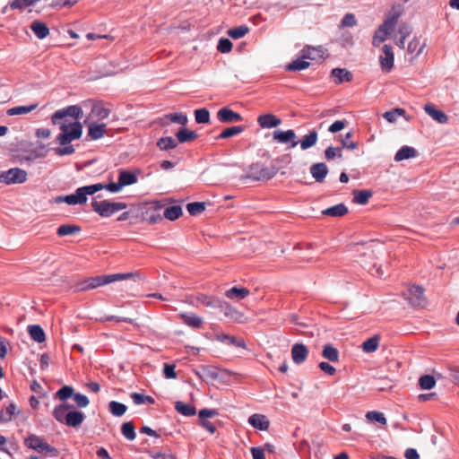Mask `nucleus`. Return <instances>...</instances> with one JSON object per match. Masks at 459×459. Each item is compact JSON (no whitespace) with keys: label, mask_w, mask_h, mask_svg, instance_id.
Instances as JSON below:
<instances>
[{"label":"nucleus","mask_w":459,"mask_h":459,"mask_svg":"<svg viewBox=\"0 0 459 459\" xmlns=\"http://www.w3.org/2000/svg\"><path fill=\"white\" fill-rule=\"evenodd\" d=\"M31 5H33L32 0H13L12 2H10L8 4V5H6L3 8L2 13H5L8 7H10L13 10H14V9L23 10Z\"/></svg>","instance_id":"nucleus-47"},{"label":"nucleus","mask_w":459,"mask_h":459,"mask_svg":"<svg viewBox=\"0 0 459 459\" xmlns=\"http://www.w3.org/2000/svg\"><path fill=\"white\" fill-rule=\"evenodd\" d=\"M322 355L331 362H336L339 360V351L332 344H326L324 346Z\"/></svg>","instance_id":"nucleus-42"},{"label":"nucleus","mask_w":459,"mask_h":459,"mask_svg":"<svg viewBox=\"0 0 459 459\" xmlns=\"http://www.w3.org/2000/svg\"><path fill=\"white\" fill-rule=\"evenodd\" d=\"M27 180V172L20 168H12L0 172V182L5 185L22 184Z\"/></svg>","instance_id":"nucleus-5"},{"label":"nucleus","mask_w":459,"mask_h":459,"mask_svg":"<svg viewBox=\"0 0 459 459\" xmlns=\"http://www.w3.org/2000/svg\"><path fill=\"white\" fill-rule=\"evenodd\" d=\"M127 410V407L119 402L117 401H111L108 403V411L111 414H113L116 417H121L123 416Z\"/></svg>","instance_id":"nucleus-46"},{"label":"nucleus","mask_w":459,"mask_h":459,"mask_svg":"<svg viewBox=\"0 0 459 459\" xmlns=\"http://www.w3.org/2000/svg\"><path fill=\"white\" fill-rule=\"evenodd\" d=\"M81 231V227L78 225L72 224H62L57 228V235L59 237H64L67 235H73L75 233H79Z\"/></svg>","instance_id":"nucleus-44"},{"label":"nucleus","mask_w":459,"mask_h":459,"mask_svg":"<svg viewBox=\"0 0 459 459\" xmlns=\"http://www.w3.org/2000/svg\"><path fill=\"white\" fill-rule=\"evenodd\" d=\"M176 137L178 142L184 143L195 140L198 137V134L195 131H190L183 126L176 133Z\"/></svg>","instance_id":"nucleus-27"},{"label":"nucleus","mask_w":459,"mask_h":459,"mask_svg":"<svg viewBox=\"0 0 459 459\" xmlns=\"http://www.w3.org/2000/svg\"><path fill=\"white\" fill-rule=\"evenodd\" d=\"M352 136V132H349L345 134L343 138L341 140L342 146L343 148H347L349 150H355L358 148V143L351 141L350 139Z\"/></svg>","instance_id":"nucleus-60"},{"label":"nucleus","mask_w":459,"mask_h":459,"mask_svg":"<svg viewBox=\"0 0 459 459\" xmlns=\"http://www.w3.org/2000/svg\"><path fill=\"white\" fill-rule=\"evenodd\" d=\"M74 394V388L71 385H64L55 394V398L65 401Z\"/></svg>","instance_id":"nucleus-55"},{"label":"nucleus","mask_w":459,"mask_h":459,"mask_svg":"<svg viewBox=\"0 0 459 459\" xmlns=\"http://www.w3.org/2000/svg\"><path fill=\"white\" fill-rule=\"evenodd\" d=\"M418 155V152L413 147L404 145L401 147L394 155L395 161H402L403 160L415 158Z\"/></svg>","instance_id":"nucleus-23"},{"label":"nucleus","mask_w":459,"mask_h":459,"mask_svg":"<svg viewBox=\"0 0 459 459\" xmlns=\"http://www.w3.org/2000/svg\"><path fill=\"white\" fill-rule=\"evenodd\" d=\"M84 419L85 415L83 412L75 410L69 411L65 424L69 427L77 428L83 422Z\"/></svg>","instance_id":"nucleus-22"},{"label":"nucleus","mask_w":459,"mask_h":459,"mask_svg":"<svg viewBox=\"0 0 459 459\" xmlns=\"http://www.w3.org/2000/svg\"><path fill=\"white\" fill-rule=\"evenodd\" d=\"M157 146L161 151H169L178 146V142L171 136L161 137L157 142Z\"/></svg>","instance_id":"nucleus-40"},{"label":"nucleus","mask_w":459,"mask_h":459,"mask_svg":"<svg viewBox=\"0 0 459 459\" xmlns=\"http://www.w3.org/2000/svg\"><path fill=\"white\" fill-rule=\"evenodd\" d=\"M373 193L369 190L355 189L352 192L353 201L359 204H366L368 199L372 196Z\"/></svg>","instance_id":"nucleus-37"},{"label":"nucleus","mask_w":459,"mask_h":459,"mask_svg":"<svg viewBox=\"0 0 459 459\" xmlns=\"http://www.w3.org/2000/svg\"><path fill=\"white\" fill-rule=\"evenodd\" d=\"M118 179L120 182H122L123 186H126L135 184L138 180V177L137 173L126 169H120L118 174Z\"/></svg>","instance_id":"nucleus-29"},{"label":"nucleus","mask_w":459,"mask_h":459,"mask_svg":"<svg viewBox=\"0 0 459 459\" xmlns=\"http://www.w3.org/2000/svg\"><path fill=\"white\" fill-rule=\"evenodd\" d=\"M82 110L77 105H71L65 108L56 110L51 117V121L54 125H60L61 134L57 135V141L61 145H66L72 141L79 139L82 134V126L80 122L74 121L68 125L61 120L66 117H71L78 119L82 117Z\"/></svg>","instance_id":"nucleus-1"},{"label":"nucleus","mask_w":459,"mask_h":459,"mask_svg":"<svg viewBox=\"0 0 459 459\" xmlns=\"http://www.w3.org/2000/svg\"><path fill=\"white\" fill-rule=\"evenodd\" d=\"M91 205L92 210L101 217H109L115 212L126 209L127 206L123 202L97 201L95 198L92 199Z\"/></svg>","instance_id":"nucleus-4"},{"label":"nucleus","mask_w":459,"mask_h":459,"mask_svg":"<svg viewBox=\"0 0 459 459\" xmlns=\"http://www.w3.org/2000/svg\"><path fill=\"white\" fill-rule=\"evenodd\" d=\"M216 339L221 342L238 347V348H246V342L242 338H236L235 336L230 334H218Z\"/></svg>","instance_id":"nucleus-31"},{"label":"nucleus","mask_w":459,"mask_h":459,"mask_svg":"<svg viewBox=\"0 0 459 459\" xmlns=\"http://www.w3.org/2000/svg\"><path fill=\"white\" fill-rule=\"evenodd\" d=\"M28 333L30 338L37 342H43L46 340V334L42 327L39 325L28 326Z\"/></svg>","instance_id":"nucleus-33"},{"label":"nucleus","mask_w":459,"mask_h":459,"mask_svg":"<svg viewBox=\"0 0 459 459\" xmlns=\"http://www.w3.org/2000/svg\"><path fill=\"white\" fill-rule=\"evenodd\" d=\"M257 123L262 128H273L281 124V119L273 114L267 113L257 117Z\"/></svg>","instance_id":"nucleus-12"},{"label":"nucleus","mask_w":459,"mask_h":459,"mask_svg":"<svg viewBox=\"0 0 459 459\" xmlns=\"http://www.w3.org/2000/svg\"><path fill=\"white\" fill-rule=\"evenodd\" d=\"M16 410V405L12 403H10L5 410H1L3 414V422H8L12 420Z\"/></svg>","instance_id":"nucleus-61"},{"label":"nucleus","mask_w":459,"mask_h":459,"mask_svg":"<svg viewBox=\"0 0 459 459\" xmlns=\"http://www.w3.org/2000/svg\"><path fill=\"white\" fill-rule=\"evenodd\" d=\"M160 208L161 207L158 204V203L151 204L143 213V220L146 221L149 224H154L158 221H161L162 218L158 212Z\"/></svg>","instance_id":"nucleus-14"},{"label":"nucleus","mask_w":459,"mask_h":459,"mask_svg":"<svg viewBox=\"0 0 459 459\" xmlns=\"http://www.w3.org/2000/svg\"><path fill=\"white\" fill-rule=\"evenodd\" d=\"M232 48V43L229 39L221 38L219 39L217 49L221 53H229Z\"/></svg>","instance_id":"nucleus-62"},{"label":"nucleus","mask_w":459,"mask_h":459,"mask_svg":"<svg viewBox=\"0 0 459 459\" xmlns=\"http://www.w3.org/2000/svg\"><path fill=\"white\" fill-rule=\"evenodd\" d=\"M73 408V405L63 403L61 404L56 405L53 410V417L61 423H65L67 419L68 410Z\"/></svg>","instance_id":"nucleus-21"},{"label":"nucleus","mask_w":459,"mask_h":459,"mask_svg":"<svg viewBox=\"0 0 459 459\" xmlns=\"http://www.w3.org/2000/svg\"><path fill=\"white\" fill-rule=\"evenodd\" d=\"M186 210L192 216H196L205 210L204 202H193L186 204Z\"/></svg>","instance_id":"nucleus-50"},{"label":"nucleus","mask_w":459,"mask_h":459,"mask_svg":"<svg viewBox=\"0 0 459 459\" xmlns=\"http://www.w3.org/2000/svg\"><path fill=\"white\" fill-rule=\"evenodd\" d=\"M130 397L133 400L134 403L136 405H141L144 403L153 404L155 403V400L152 396L140 393H132L130 394Z\"/></svg>","instance_id":"nucleus-45"},{"label":"nucleus","mask_w":459,"mask_h":459,"mask_svg":"<svg viewBox=\"0 0 459 459\" xmlns=\"http://www.w3.org/2000/svg\"><path fill=\"white\" fill-rule=\"evenodd\" d=\"M30 30L39 39H45L49 34V29L47 24L40 21H34L30 24Z\"/></svg>","instance_id":"nucleus-24"},{"label":"nucleus","mask_w":459,"mask_h":459,"mask_svg":"<svg viewBox=\"0 0 459 459\" xmlns=\"http://www.w3.org/2000/svg\"><path fill=\"white\" fill-rule=\"evenodd\" d=\"M279 169L274 165L264 166L261 163H253L249 166L248 173L245 178H251L255 181H264L273 178Z\"/></svg>","instance_id":"nucleus-3"},{"label":"nucleus","mask_w":459,"mask_h":459,"mask_svg":"<svg viewBox=\"0 0 459 459\" xmlns=\"http://www.w3.org/2000/svg\"><path fill=\"white\" fill-rule=\"evenodd\" d=\"M168 119H169L173 123L179 124L183 126H185L187 124V117L182 113H170L166 116Z\"/></svg>","instance_id":"nucleus-59"},{"label":"nucleus","mask_w":459,"mask_h":459,"mask_svg":"<svg viewBox=\"0 0 459 459\" xmlns=\"http://www.w3.org/2000/svg\"><path fill=\"white\" fill-rule=\"evenodd\" d=\"M217 118L221 123H234L241 121L242 116L230 108L225 107L218 110Z\"/></svg>","instance_id":"nucleus-10"},{"label":"nucleus","mask_w":459,"mask_h":459,"mask_svg":"<svg viewBox=\"0 0 459 459\" xmlns=\"http://www.w3.org/2000/svg\"><path fill=\"white\" fill-rule=\"evenodd\" d=\"M96 186H100L97 189V192L98 191H100V190H103V189H106L111 193H117L118 192L123 186L122 185V182H120L119 180L117 182H110L108 184H103V183H98V184H95Z\"/></svg>","instance_id":"nucleus-56"},{"label":"nucleus","mask_w":459,"mask_h":459,"mask_svg":"<svg viewBox=\"0 0 459 459\" xmlns=\"http://www.w3.org/2000/svg\"><path fill=\"white\" fill-rule=\"evenodd\" d=\"M406 114L405 110L403 108H394L390 111H386L383 117L385 118L388 122L394 123L396 121L397 117L400 116L404 117Z\"/></svg>","instance_id":"nucleus-57"},{"label":"nucleus","mask_w":459,"mask_h":459,"mask_svg":"<svg viewBox=\"0 0 459 459\" xmlns=\"http://www.w3.org/2000/svg\"><path fill=\"white\" fill-rule=\"evenodd\" d=\"M248 423L259 430H267L270 426L269 420L263 414L255 413L248 418Z\"/></svg>","instance_id":"nucleus-17"},{"label":"nucleus","mask_w":459,"mask_h":459,"mask_svg":"<svg viewBox=\"0 0 459 459\" xmlns=\"http://www.w3.org/2000/svg\"><path fill=\"white\" fill-rule=\"evenodd\" d=\"M38 453L44 454L51 457H56L59 455L58 450L47 442H45L44 446L39 449Z\"/></svg>","instance_id":"nucleus-64"},{"label":"nucleus","mask_w":459,"mask_h":459,"mask_svg":"<svg viewBox=\"0 0 459 459\" xmlns=\"http://www.w3.org/2000/svg\"><path fill=\"white\" fill-rule=\"evenodd\" d=\"M181 320L183 323L192 328L199 329L201 328L204 321L203 318L195 315V313L186 312V313H181L179 315Z\"/></svg>","instance_id":"nucleus-16"},{"label":"nucleus","mask_w":459,"mask_h":459,"mask_svg":"<svg viewBox=\"0 0 459 459\" xmlns=\"http://www.w3.org/2000/svg\"><path fill=\"white\" fill-rule=\"evenodd\" d=\"M366 417L370 420H375L380 424H386V419L384 413L377 411H368Z\"/></svg>","instance_id":"nucleus-63"},{"label":"nucleus","mask_w":459,"mask_h":459,"mask_svg":"<svg viewBox=\"0 0 459 459\" xmlns=\"http://www.w3.org/2000/svg\"><path fill=\"white\" fill-rule=\"evenodd\" d=\"M310 63L303 59H296L286 65L287 71H301L308 68Z\"/></svg>","instance_id":"nucleus-49"},{"label":"nucleus","mask_w":459,"mask_h":459,"mask_svg":"<svg viewBox=\"0 0 459 459\" xmlns=\"http://www.w3.org/2000/svg\"><path fill=\"white\" fill-rule=\"evenodd\" d=\"M91 114L94 117H97L100 119H105L109 116L110 110L108 108H104L103 106H101L100 104H95L91 108Z\"/></svg>","instance_id":"nucleus-58"},{"label":"nucleus","mask_w":459,"mask_h":459,"mask_svg":"<svg viewBox=\"0 0 459 459\" xmlns=\"http://www.w3.org/2000/svg\"><path fill=\"white\" fill-rule=\"evenodd\" d=\"M402 13L399 10H395L393 8L387 14L386 19L382 23L384 27H386L387 30L391 31L394 30Z\"/></svg>","instance_id":"nucleus-34"},{"label":"nucleus","mask_w":459,"mask_h":459,"mask_svg":"<svg viewBox=\"0 0 459 459\" xmlns=\"http://www.w3.org/2000/svg\"><path fill=\"white\" fill-rule=\"evenodd\" d=\"M273 138L274 141L280 143H290V147L294 148L297 146L298 142L296 139V134L294 130L289 129L286 131L275 130L273 133Z\"/></svg>","instance_id":"nucleus-9"},{"label":"nucleus","mask_w":459,"mask_h":459,"mask_svg":"<svg viewBox=\"0 0 459 459\" xmlns=\"http://www.w3.org/2000/svg\"><path fill=\"white\" fill-rule=\"evenodd\" d=\"M392 31L390 30H387L386 27H384L383 24H381L376 30L373 36L372 44L375 47L379 46L382 42H384L386 38L390 35Z\"/></svg>","instance_id":"nucleus-32"},{"label":"nucleus","mask_w":459,"mask_h":459,"mask_svg":"<svg viewBox=\"0 0 459 459\" xmlns=\"http://www.w3.org/2000/svg\"><path fill=\"white\" fill-rule=\"evenodd\" d=\"M182 215V207L180 205H172L165 208L163 212V217L169 220L175 221Z\"/></svg>","instance_id":"nucleus-43"},{"label":"nucleus","mask_w":459,"mask_h":459,"mask_svg":"<svg viewBox=\"0 0 459 459\" xmlns=\"http://www.w3.org/2000/svg\"><path fill=\"white\" fill-rule=\"evenodd\" d=\"M331 74L336 84L349 82L352 80V74L344 68H333Z\"/></svg>","instance_id":"nucleus-20"},{"label":"nucleus","mask_w":459,"mask_h":459,"mask_svg":"<svg viewBox=\"0 0 459 459\" xmlns=\"http://www.w3.org/2000/svg\"><path fill=\"white\" fill-rule=\"evenodd\" d=\"M308 354V350L306 345L302 343H296L291 348V357L296 364L303 363Z\"/></svg>","instance_id":"nucleus-13"},{"label":"nucleus","mask_w":459,"mask_h":459,"mask_svg":"<svg viewBox=\"0 0 459 459\" xmlns=\"http://www.w3.org/2000/svg\"><path fill=\"white\" fill-rule=\"evenodd\" d=\"M404 299L412 307H423L426 304L424 289L419 285H412L403 292Z\"/></svg>","instance_id":"nucleus-6"},{"label":"nucleus","mask_w":459,"mask_h":459,"mask_svg":"<svg viewBox=\"0 0 459 459\" xmlns=\"http://www.w3.org/2000/svg\"><path fill=\"white\" fill-rule=\"evenodd\" d=\"M45 442L46 441L42 437L35 434H30L24 439V445L28 448L35 450L37 452H39V449L42 448Z\"/></svg>","instance_id":"nucleus-26"},{"label":"nucleus","mask_w":459,"mask_h":459,"mask_svg":"<svg viewBox=\"0 0 459 459\" xmlns=\"http://www.w3.org/2000/svg\"><path fill=\"white\" fill-rule=\"evenodd\" d=\"M245 130V126H234L228 128H225L217 137V140L220 139H227L237 134H241Z\"/></svg>","instance_id":"nucleus-41"},{"label":"nucleus","mask_w":459,"mask_h":459,"mask_svg":"<svg viewBox=\"0 0 459 459\" xmlns=\"http://www.w3.org/2000/svg\"><path fill=\"white\" fill-rule=\"evenodd\" d=\"M250 291L247 288L232 287L225 292L228 299H243L249 295Z\"/></svg>","instance_id":"nucleus-30"},{"label":"nucleus","mask_w":459,"mask_h":459,"mask_svg":"<svg viewBox=\"0 0 459 459\" xmlns=\"http://www.w3.org/2000/svg\"><path fill=\"white\" fill-rule=\"evenodd\" d=\"M100 186H96L95 184L90 186H84L79 187L75 190V193L73 194L77 204H83L87 202V195H91L97 193V189Z\"/></svg>","instance_id":"nucleus-11"},{"label":"nucleus","mask_w":459,"mask_h":459,"mask_svg":"<svg viewBox=\"0 0 459 459\" xmlns=\"http://www.w3.org/2000/svg\"><path fill=\"white\" fill-rule=\"evenodd\" d=\"M175 409L178 413L187 417L194 416L196 413V409L194 405L179 401L175 403Z\"/></svg>","instance_id":"nucleus-38"},{"label":"nucleus","mask_w":459,"mask_h":459,"mask_svg":"<svg viewBox=\"0 0 459 459\" xmlns=\"http://www.w3.org/2000/svg\"><path fill=\"white\" fill-rule=\"evenodd\" d=\"M318 134L316 130L310 131L307 134H306L302 140L300 141V148L302 150H307L314 146L317 142Z\"/></svg>","instance_id":"nucleus-36"},{"label":"nucleus","mask_w":459,"mask_h":459,"mask_svg":"<svg viewBox=\"0 0 459 459\" xmlns=\"http://www.w3.org/2000/svg\"><path fill=\"white\" fill-rule=\"evenodd\" d=\"M106 134V125L105 124H96L92 123L89 126L88 129V136L91 140H98L103 137Z\"/></svg>","instance_id":"nucleus-25"},{"label":"nucleus","mask_w":459,"mask_h":459,"mask_svg":"<svg viewBox=\"0 0 459 459\" xmlns=\"http://www.w3.org/2000/svg\"><path fill=\"white\" fill-rule=\"evenodd\" d=\"M195 375L202 379L216 380L219 377L217 368L211 366H200Z\"/></svg>","instance_id":"nucleus-19"},{"label":"nucleus","mask_w":459,"mask_h":459,"mask_svg":"<svg viewBox=\"0 0 459 459\" xmlns=\"http://www.w3.org/2000/svg\"><path fill=\"white\" fill-rule=\"evenodd\" d=\"M206 307H212L220 309L221 312L224 314L225 316L230 317L234 320H238V316H241V314L232 307L229 303L223 300H210L206 303Z\"/></svg>","instance_id":"nucleus-7"},{"label":"nucleus","mask_w":459,"mask_h":459,"mask_svg":"<svg viewBox=\"0 0 459 459\" xmlns=\"http://www.w3.org/2000/svg\"><path fill=\"white\" fill-rule=\"evenodd\" d=\"M195 119L197 124H207L210 122V112L207 108H198L195 110Z\"/></svg>","instance_id":"nucleus-51"},{"label":"nucleus","mask_w":459,"mask_h":459,"mask_svg":"<svg viewBox=\"0 0 459 459\" xmlns=\"http://www.w3.org/2000/svg\"><path fill=\"white\" fill-rule=\"evenodd\" d=\"M248 31L249 28L247 26L241 25L230 29L228 30V35L234 39H238L244 37Z\"/></svg>","instance_id":"nucleus-52"},{"label":"nucleus","mask_w":459,"mask_h":459,"mask_svg":"<svg viewBox=\"0 0 459 459\" xmlns=\"http://www.w3.org/2000/svg\"><path fill=\"white\" fill-rule=\"evenodd\" d=\"M383 55L379 56V63L383 72L390 73L394 68V51L391 45L385 44L382 48Z\"/></svg>","instance_id":"nucleus-8"},{"label":"nucleus","mask_w":459,"mask_h":459,"mask_svg":"<svg viewBox=\"0 0 459 459\" xmlns=\"http://www.w3.org/2000/svg\"><path fill=\"white\" fill-rule=\"evenodd\" d=\"M436 385V380L431 375H424L419 379V385L423 390H430Z\"/></svg>","instance_id":"nucleus-53"},{"label":"nucleus","mask_w":459,"mask_h":459,"mask_svg":"<svg viewBox=\"0 0 459 459\" xmlns=\"http://www.w3.org/2000/svg\"><path fill=\"white\" fill-rule=\"evenodd\" d=\"M38 107V103H33L28 106H16L13 108H9L6 113L8 116H18V115H24L28 114L34 109H36Z\"/></svg>","instance_id":"nucleus-35"},{"label":"nucleus","mask_w":459,"mask_h":459,"mask_svg":"<svg viewBox=\"0 0 459 459\" xmlns=\"http://www.w3.org/2000/svg\"><path fill=\"white\" fill-rule=\"evenodd\" d=\"M121 433L126 439L130 441L134 440L136 437V433L133 422H124L121 426Z\"/></svg>","instance_id":"nucleus-48"},{"label":"nucleus","mask_w":459,"mask_h":459,"mask_svg":"<svg viewBox=\"0 0 459 459\" xmlns=\"http://www.w3.org/2000/svg\"><path fill=\"white\" fill-rule=\"evenodd\" d=\"M133 273H115V274H104L98 275L95 277H90L79 281L75 284V291H87L95 289L100 286L107 285L117 281L127 280L133 277Z\"/></svg>","instance_id":"nucleus-2"},{"label":"nucleus","mask_w":459,"mask_h":459,"mask_svg":"<svg viewBox=\"0 0 459 459\" xmlns=\"http://www.w3.org/2000/svg\"><path fill=\"white\" fill-rule=\"evenodd\" d=\"M424 110L434 120L440 124H446L448 121V117L441 110L436 108L433 104H426Z\"/></svg>","instance_id":"nucleus-18"},{"label":"nucleus","mask_w":459,"mask_h":459,"mask_svg":"<svg viewBox=\"0 0 459 459\" xmlns=\"http://www.w3.org/2000/svg\"><path fill=\"white\" fill-rule=\"evenodd\" d=\"M348 213V208L344 204H338L322 212V214L331 217H342Z\"/></svg>","instance_id":"nucleus-28"},{"label":"nucleus","mask_w":459,"mask_h":459,"mask_svg":"<svg viewBox=\"0 0 459 459\" xmlns=\"http://www.w3.org/2000/svg\"><path fill=\"white\" fill-rule=\"evenodd\" d=\"M310 173L316 182L321 183L328 173V168L324 162L315 163L310 167Z\"/></svg>","instance_id":"nucleus-15"},{"label":"nucleus","mask_w":459,"mask_h":459,"mask_svg":"<svg viewBox=\"0 0 459 459\" xmlns=\"http://www.w3.org/2000/svg\"><path fill=\"white\" fill-rule=\"evenodd\" d=\"M379 342H380V336L377 334L367 339L362 343L363 351H365L366 353H371V352L376 351L378 348Z\"/></svg>","instance_id":"nucleus-39"},{"label":"nucleus","mask_w":459,"mask_h":459,"mask_svg":"<svg viewBox=\"0 0 459 459\" xmlns=\"http://www.w3.org/2000/svg\"><path fill=\"white\" fill-rule=\"evenodd\" d=\"M425 44H420V40L415 37L413 38L408 44L407 50L411 54H415V56H419L421 54Z\"/></svg>","instance_id":"nucleus-54"}]
</instances>
